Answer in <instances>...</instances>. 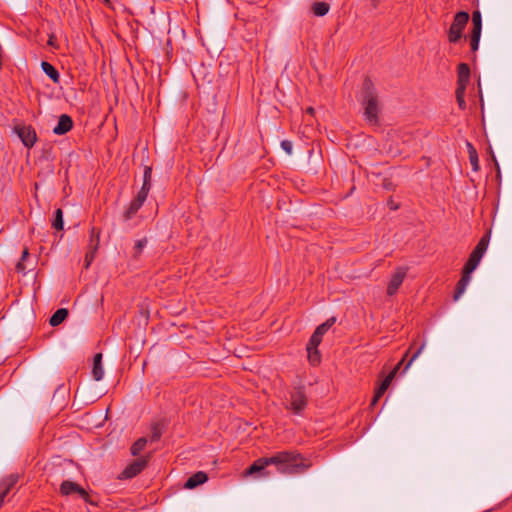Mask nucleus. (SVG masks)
<instances>
[{
	"label": "nucleus",
	"mask_w": 512,
	"mask_h": 512,
	"mask_svg": "<svg viewBox=\"0 0 512 512\" xmlns=\"http://www.w3.org/2000/svg\"><path fill=\"white\" fill-rule=\"evenodd\" d=\"M307 403L306 394L302 389L297 388L290 392V399L286 404V409L292 411L294 414H301L306 408Z\"/></svg>",
	"instance_id": "7"
},
{
	"label": "nucleus",
	"mask_w": 512,
	"mask_h": 512,
	"mask_svg": "<svg viewBox=\"0 0 512 512\" xmlns=\"http://www.w3.org/2000/svg\"><path fill=\"white\" fill-rule=\"evenodd\" d=\"M142 207V204L138 203L135 200H132L128 206V208L123 213V221L128 222L130 221L139 211V209Z\"/></svg>",
	"instance_id": "22"
},
{
	"label": "nucleus",
	"mask_w": 512,
	"mask_h": 512,
	"mask_svg": "<svg viewBox=\"0 0 512 512\" xmlns=\"http://www.w3.org/2000/svg\"><path fill=\"white\" fill-rule=\"evenodd\" d=\"M361 95V103L364 108L365 119L369 124L376 125L378 123V114L380 110L379 101L374 85L369 78H366L363 81Z\"/></svg>",
	"instance_id": "2"
},
{
	"label": "nucleus",
	"mask_w": 512,
	"mask_h": 512,
	"mask_svg": "<svg viewBox=\"0 0 512 512\" xmlns=\"http://www.w3.org/2000/svg\"><path fill=\"white\" fill-rule=\"evenodd\" d=\"M281 148L288 154L291 155L293 152V144L289 140L281 141Z\"/></svg>",
	"instance_id": "38"
},
{
	"label": "nucleus",
	"mask_w": 512,
	"mask_h": 512,
	"mask_svg": "<svg viewBox=\"0 0 512 512\" xmlns=\"http://www.w3.org/2000/svg\"><path fill=\"white\" fill-rule=\"evenodd\" d=\"M151 176H152V168L149 166H146L144 169V175H143V185L151 187Z\"/></svg>",
	"instance_id": "36"
},
{
	"label": "nucleus",
	"mask_w": 512,
	"mask_h": 512,
	"mask_svg": "<svg viewBox=\"0 0 512 512\" xmlns=\"http://www.w3.org/2000/svg\"><path fill=\"white\" fill-rule=\"evenodd\" d=\"M29 258H30L29 251L27 248H25L22 252L20 260L17 262L16 267H15V269L18 273L25 275L28 271L33 269V265L29 264Z\"/></svg>",
	"instance_id": "17"
},
{
	"label": "nucleus",
	"mask_w": 512,
	"mask_h": 512,
	"mask_svg": "<svg viewBox=\"0 0 512 512\" xmlns=\"http://www.w3.org/2000/svg\"><path fill=\"white\" fill-rule=\"evenodd\" d=\"M306 112H307L308 114H310V115H313V113H314V108H312V107H308V108L306 109Z\"/></svg>",
	"instance_id": "41"
},
{
	"label": "nucleus",
	"mask_w": 512,
	"mask_h": 512,
	"mask_svg": "<svg viewBox=\"0 0 512 512\" xmlns=\"http://www.w3.org/2000/svg\"><path fill=\"white\" fill-rule=\"evenodd\" d=\"M311 9L315 16L322 17L329 12L330 6L326 2H315Z\"/></svg>",
	"instance_id": "25"
},
{
	"label": "nucleus",
	"mask_w": 512,
	"mask_h": 512,
	"mask_svg": "<svg viewBox=\"0 0 512 512\" xmlns=\"http://www.w3.org/2000/svg\"><path fill=\"white\" fill-rule=\"evenodd\" d=\"M472 31L471 32H481L482 31V16L479 10H475L472 13Z\"/></svg>",
	"instance_id": "26"
},
{
	"label": "nucleus",
	"mask_w": 512,
	"mask_h": 512,
	"mask_svg": "<svg viewBox=\"0 0 512 512\" xmlns=\"http://www.w3.org/2000/svg\"><path fill=\"white\" fill-rule=\"evenodd\" d=\"M489 240H490V232L484 234L481 237V239L479 240V242L477 243V245L471 252L467 262L464 265V267L467 268L468 272L474 271L478 267L482 257L484 256V254L488 248Z\"/></svg>",
	"instance_id": "3"
},
{
	"label": "nucleus",
	"mask_w": 512,
	"mask_h": 512,
	"mask_svg": "<svg viewBox=\"0 0 512 512\" xmlns=\"http://www.w3.org/2000/svg\"><path fill=\"white\" fill-rule=\"evenodd\" d=\"M465 90H466V86L465 85H457L456 99H457L458 105H459V107L461 109H465L466 108V102H465V99H464Z\"/></svg>",
	"instance_id": "28"
},
{
	"label": "nucleus",
	"mask_w": 512,
	"mask_h": 512,
	"mask_svg": "<svg viewBox=\"0 0 512 512\" xmlns=\"http://www.w3.org/2000/svg\"><path fill=\"white\" fill-rule=\"evenodd\" d=\"M307 353H308V360L309 362L312 364V365H318L320 363V360H321V356H320V353L318 351V348H315V349H310V348H307Z\"/></svg>",
	"instance_id": "31"
},
{
	"label": "nucleus",
	"mask_w": 512,
	"mask_h": 512,
	"mask_svg": "<svg viewBox=\"0 0 512 512\" xmlns=\"http://www.w3.org/2000/svg\"><path fill=\"white\" fill-rule=\"evenodd\" d=\"M207 480V474L203 471H198L187 479L184 487L187 489H194L197 486L204 484Z\"/></svg>",
	"instance_id": "18"
},
{
	"label": "nucleus",
	"mask_w": 512,
	"mask_h": 512,
	"mask_svg": "<svg viewBox=\"0 0 512 512\" xmlns=\"http://www.w3.org/2000/svg\"><path fill=\"white\" fill-rule=\"evenodd\" d=\"M52 226L56 230H62L63 229V226H64L63 212H62V210L60 208L55 211V217H54V220L52 222Z\"/></svg>",
	"instance_id": "30"
},
{
	"label": "nucleus",
	"mask_w": 512,
	"mask_h": 512,
	"mask_svg": "<svg viewBox=\"0 0 512 512\" xmlns=\"http://www.w3.org/2000/svg\"><path fill=\"white\" fill-rule=\"evenodd\" d=\"M481 32H471L470 35V46L473 52L478 50Z\"/></svg>",
	"instance_id": "34"
},
{
	"label": "nucleus",
	"mask_w": 512,
	"mask_h": 512,
	"mask_svg": "<svg viewBox=\"0 0 512 512\" xmlns=\"http://www.w3.org/2000/svg\"><path fill=\"white\" fill-rule=\"evenodd\" d=\"M415 344H416V341L414 340L411 343L409 349L404 354L402 360L395 366V368L383 379L381 384L376 388L374 396H373L372 401H371V405L372 406L375 405L379 401V399L383 396V394L389 388V386H390L392 380L394 379L397 371L399 370V368L402 365V363L405 361V359L408 356V354L412 351V349H414Z\"/></svg>",
	"instance_id": "5"
},
{
	"label": "nucleus",
	"mask_w": 512,
	"mask_h": 512,
	"mask_svg": "<svg viewBox=\"0 0 512 512\" xmlns=\"http://www.w3.org/2000/svg\"><path fill=\"white\" fill-rule=\"evenodd\" d=\"M99 236V231H96V229L93 227L90 231L89 250L85 254V268H88L90 266L94 259L95 253L98 250L100 241Z\"/></svg>",
	"instance_id": "11"
},
{
	"label": "nucleus",
	"mask_w": 512,
	"mask_h": 512,
	"mask_svg": "<svg viewBox=\"0 0 512 512\" xmlns=\"http://www.w3.org/2000/svg\"><path fill=\"white\" fill-rule=\"evenodd\" d=\"M18 481L17 475H10L0 483V506L3 504L5 497Z\"/></svg>",
	"instance_id": "16"
},
{
	"label": "nucleus",
	"mask_w": 512,
	"mask_h": 512,
	"mask_svg": "<svg viewBox=\"0 0 512 512\" xmlns=\"http://www.w3.org/2000/svg\"><path fill=\"white\" fill-rule=\"evenodd\" d=\"M73 127V121L67 114H62L59 117L57 125L53 128V132L56 135H64L70 131Z\"/></svg>",
	"instance_id": "15"
},
{
	"label": "nucleus",
	"mask_w": 512,
	"mask_h": 512,
	"mask_svg": "<svg viewBox=\"0 0 512 512\" xmlns=\"http://www.w3.org/2000/svg\"><path fill=\"white\" fill-rule=\"evenodd\" d=\"M68 316V310L65 308L58 309L50 318L49 323L55 327L60 325Z\"/></svg>",
	"instance_id": "23"
},
{
	"label": "nucleus",
	"mask_w": 512,
	"mask_h": 512,
	"mask_svg": "<svg viewBox=\"0 0 512 512\" xmlns=\"http://www.w3.org/2000/svg\"><path fill=\"white\" fill-rule=\"evenodd\" d=\"M150 188H151L150 186L142 185V188L140 189L137 196L133 200H135L138 203L143 205V203L145 202V200L148 196Z\"/></svg>",
	"instance_id": "32"
},
{
	"label": "nucleus",
	"mask_w": 512,
	"mask_h": 512,
	"mask_svg": "<svg viewBox=\"0 0 512 512\" xmlns=\"http://www.w3.org/2000/svg\"><path fill=\"white\" fill-rule=\"evenodd\" d=\"M92 375H93V378L96 381L102 380V378L104 376V370H103V366H102V354L101 353H97L94 356Z\"/></svg>",
	"instance_id": "19"
},
{
	"label": "nucleus",
	"mask_w": 512,
	"mask_h": 512,
	"mask_svg": "<svg viewBox=\"0 0 512 512\" xmlns=\"http://www.w3.org/2000/svg\"><path fill=\"white\" fill-rule=\"evenodd\" d=\"M270 457H261L255 460L245 471L244 476L256 475L257 477H268L270 472L266 470L270 466Z\"/></svg>",
	"instance_id": "8"
},
{
	"label": "nucleus",
	"mask_w": 512,
	"mask_h": 512,
	"mask_svg": "<svg viewBox=\"0 0 512 512\" xmlns=\"http://www.w3.org/2000/svg\"><path fill=\"white\" fill-rule=\"evenodd\" d=\"M147 240L146 239H140L137 240L135 243V257H137L139 254H141L143 248L146 246Z\"/></svg>",
	"instance_id": "37"
},
{
	"label": "nucleus",
	"mask_w": 512,
	"mask_h": 512,
	"mask_svg": "<svg viewBox=\"0 0 512 512\" xmlns=\"http://www.w3.org/2000/svg\"><path fill=\"white\" fill-rule=\"evenodd\" d=\"M147 465V460L143 457L136 459L129 464L122 472V477L125 479L133 478L143 471Z\"/></svg>",
	"instance_id": "12"
},
{
	"label": "nucleus",
	"mask_w": 512,
	"mask_h": 512,
	"mask_svg": "<svg viewBox=\"0 0 512 512\" xmlns=\"http://www.w3.org/2000/svg\"><path fill=\"white\" fill-rule=\"evenodd\" d=\"M269 457L271 465L281 474H301L311 467V463L296 451H281Z\"/></svg>",
	"instance_id": "1"
},
{
	"label": "nucleus",
	"mask_w": 512,
	"mask_h": 512,
	"mask_svg": "<svg viewBox=\"0 0 512 512\" xmlns=\"http://www.w3.org/2000/svg\"><path fill=\"white\" fill-rule=\"evenodd\" d=\"M335 322L336 318L331 317L327 319L324 323L319 325L314 332L323 337V335L335 324Z\"/></svg>",
	"instance_id": "27"
},
{
	"label": "nucleus",
	"mask_w": 512,
	"mask_h": 512,
	"mask_svg": "<svg viewBox=\"0 0 512 512\" xmlns=\"http://www.w3.org/2000/svg\"><path fill=\"white\" fill-rule=\"evenodd\" d=\"M466 145H467V151H468V154H469V161H470V164L472 166V169L474 171H478L479 170V159H478L477 150L475 149V147L470 142H467Z\"/></svg>",
	"instance_id": "24"
},
{
	"label": "nucleus",
	"mask_w": 512,
	"mask_h": 512,
	"mask_svg": "<svg viewBox=\"0 0 512 512\" xmlns=\"http://www.w3.org/2000/svg\"><path fill=\"white\" fill-rule=\"evenodd\" d=\"M161 437V433L157 427H154L151 435V441H158Z\"/></svg>",
	"instance_id": "39"
},
{
	"label": "nucleus",
	"mask_w": 512,
	"mask_h": 512,
	"mask_svg": "<svg viewBox=\"0 0 512 512\" xmlns=\"http://www.w3.org/2000/svg\"><path fill=\"white\" fill-rule=\"evenodd\" d=\"M472 273H473V271L468 272L467 268L463 267L461 278L457 282L456 287H455V291H454V295H453L454 301L459 300L460 297L464 294L468 284L470 283Z\"/></svg>",
	"instance_id": "13"
},
{
	"label": "nucleus",
	"mask_w": 512,
	"mask_h": 512,
	"mask_svg": "<svg viewBox=\"0 0 512 512\" xmlns=\"http://www.w3.org/2000/svg\"><path fill=\"white\" fill-rule=\"evenodd\" d=\"M55 41H56L55 37L53 35H51L48 39V45L55 47Z\"/></svg>",
	"instance_id": "40"
},
{
	"label": "nucleus",
	"mask_w": 512,
	"mask_h": 512,
	"mask_svg": "<svg viewBox=\"0 0 512 512\" xmlns=\"http://www.w3.org/2000/svg\"><path fill=\"white\" fill-rule=\"evenodd\" d=\"M380 0H372L373 6L377 7Z\"/></svg>",
	"instance_id": "42"
},
{
	"label": "nucleus",
	"mask_w": 512,
	"mask_h": 512,
	"mask_svg": "<svg viewBox=\"0 0 512 512\" xmlns=\"http://www.w3.org/2000/svg\"><path fill=\"white\" fill-rule=\"evenodd\" d=\"M60 492L62 495L65 496L71 495L73 493H78L85 500L88 497L87 492L81 486H79L75 482L68 480L63 481L62 484L60 485Z\"/></svg>",
	"instance_id": "14"
},
{
	"label": "nucleus",
	"mask_w": 512,
	"mask_h": 512,
	"mask_svg": "<svg viewBox=\"0 0 512 512\" xmlns=\"http://www.w3.org/2000/svg\"><path fill=\"white\" fill-rule=\"evenodd\" d=\"M458 81L457 85L467 86L470 78V68L466 63H460L457 69Z\"/></svg>",
	"instance_id": "20"
},
{
	"label": "nucleus",
	"mask_w": 512,
	"mask_h": 512,
	"mask_svg": "<svg viewBox=\"0 0 512 512\" xmlns=\"http://www.w3.org/2000/svg\"><path fill=\"white\" fill-rule=\"evenodd\" d=\"M41 68L44 71V73L54 82L58 83L60 79V75L56 68L50 64L49 62L43 61L41 63Z\"/></svg>",
	"instance_id": "21"
},
{
	"label": "nucleus",
	"mask_w": 512,
	"mask_h": 512,
	"mask_svg": "<svg viewBox=\"0 0 512 512\" xmlns=\"http://www.w3.org/2000/svg\"><path fill=\"white\" fill-rule=\"evenodd\" d=\"M15 132L25 147L31 148L34 146L37 140V135L36 131L31 126H17L15 127Z\"/></svg>",
	"instance_id": "10"
},
{
	"label": "nucleus",
	"mask_w": 512,
	"mask_h": 512,
	"mask_svg": "<svg viewBox=\"0 0 512 512\" xmlns=\"http://www.w3.org/2000/svg\"><path fill=\"white\" fill-rule=\"evenodd\" d=\"M425 346H426V343L423 342L412 354V356L410 357L409 361L407 362V364L405 365V368H404V371H406L410 366L411 364L419 357V355L423 352V350L425 349Z\"/></svg>",
	"instance_id": "33"
},
{
	"label": "nucleus",
	"mask_w": 512,
	"mask_h": 512,
	"mask_svg": "<svg viewBox=\"0 0 512 512\" xmlns=\"http://www.w3.org/2000/svg\"><path fill=\"white\" fill-rule=\"evenodd\" d=\"M415 344H416V341L414 340L411 343L409 349L404 354L402 360L395 366V368L383 379L381 384L376 388L374 396H373L372 401H371V405L372 406L375 405L379 401V399L383 396V394L389 388V386H390L392 380L394 379L397 371L399 370V368L402 365V363L405 361V359L408 356V354L412 351V349H414Z\"/></svg>",
	"instance_id": "4"
},
{
	"label": "nucleus",
	"mask_w": 512,
	"mask_h": 512,
	"mask_svg": "<svg viewBox=\"0 0 512 512\" xmlns=\"http://www.w3.org/2000/svg\"><path fill=\"white\" fill-rule=\"evenodd\" d=\"M468 21L469 14L467 12L460 11L456 13L448 31V40L451 43H456L461 39L463 30L466 27Z\"/></svg>",
	"instance_id": "6"
},
{
	"label": "nucleus",
	"mask_w": 512,
	"mask_h": 512,
	"mask_svg": "<svg viewBox=\"0 0 512 512\" xmlns=\"http://www.w3.org/2000/svg\"><path fill=\"white\" fill-rule=\"evenodd\" d=\"M407 275V268L398 267L394 273L391 275L390 281L387 286V295L393 296L398 291L399 287L402 285L405 277Z\"/></svg>",
	"instance_id": "9"
},
{
	"label": "nucleus",
	"mask_w": 512,
	"mask_h": 512,
	"mask_svg": "<svg viewBox=\"0 0 512 512\" xmlns=\"http://www.w3.org/2000/svg\"><path fill=\"white\" fill-rule=\"evenodd\" d=\"M147 439L146 438H139L136 442L133 443L131 446V454L133 456H137L146 446Z\"/></svg>",
	"instance_id": "29"
},
{
	"label": "nucleus",
	"mask_w": 512,
	"mask_h": 512,
	"mask_svg": "<svg viewBox=\"0 0 512 512\" xmlns=\"http://www.w3.org/2000/svg\"><path fill=\"white\" fill-rule=\"evenodd\" d=\"M322 338L320 335H318L317 333H313L309 342L307 343V348H310V349H315V348H318V346L320 345V343L322 342Z\"/></svg>",
	"instance_id": "35"
}]
</instances>
